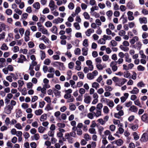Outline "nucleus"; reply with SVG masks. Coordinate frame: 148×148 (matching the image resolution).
I'll return each mask as SVG.
<instances>
[{"mask_svg": "<svg viewBox=\"0 0 148 148\" xmlns=\"http://www.w3.org/2000/svg\"><path fill=\"white\" fill-rule=\"evenodd\" d=\"M88 40L87 39H85L84 40L83 43V45L84 46L87 47L88 46Z\"/></svg>", "mask_w": 148, "mask_h": 148, "instance_id": "nucleus-58", "label": "nucleus"}, {"mask_svg": "<svg viewBox=\"0 0 148 148\" xmlns=\"http://www.w3.org/2000/svg\"><path fill=\"white\" fill-rule=\"evenodd\" d=\"M99 84L96 82H94L92 84V87L95 88L96 89H97L99 87Z\"/></svg>", "mask_w": 148, "mask_h": 148, "instance_id": "nucleus-26", "label": "nucleus"}, {"mask_svg": "<svg viewBox=\"0 0 148 148\" xmlns=\"http://www.w3.org/2000/svg\"><path fill=\"white\" fill-rule=\"evenodd\" d=\"M138 110V108L135 106L132 105L131 106L129 109V110L134 113L136 112Z\"/></svg>", "mask_w": 148, "mask_h": 148, "instance_id": "nucleus-9", "label": "nucleus"}, {"mask_svg": "<svg viewBox=\"0 0 148 148\" xmlns=\"http://www.w3.org/2000/svg\"><path fill=\"white\" fill-rule=\"evenodd\" d=\"M86 64L88 66L90 70L92 71L93 69V66L92 64V62L90 60H88L86 61Z\"/></svg>", "mask_w": 148, "mask_h": 148, "instance_id": "nucleus-7", "label": "nucleus"}, {"mask_svg": "<svg viewBox=\"0 0 148 148\" xmlns=\"http://www.w3.org/2000/svg\"><path fill=\"white\" fill-rule=\"evenodd\" d=\"M106 100V103H107V104L110 107H112L114 106V103L113 101H109V100L106 99H105L104 100V101Z\"/></svg>", "mask_w": 148, "mask_h": 148, "instance_id": "nucleus-14", "label": "nucleus"}, {"mask_svg": "<svg viewBox=\"0 0 148 148\" xmlns=\"http://www.w3.org/2000/svg\"><path fill=\"white\" fill-rule=\"evenodd\" d=\"M125 58L126 62L128 63H130L131 62V58L130 57V56L129 55H127V56H125Z\"/></svg>", "mask_w": 148, "mask_h": 148, "instance_id": "nucleus-31", "label": "nucleus"}, {"mask_svg": "<svg viewBox=\"0 0 148 148\" xmlns=\"http://www.w3.org/2000/svg\"><path fill=\"white\" fill-rule=\"evenodd\" d=\"M17 61L18 63H23L24 61H26L27 59L25 56L22 54L20 55V58H18Z\"/></svg>", "mask_w": 148, "mask_h": 148, "instance_id": "nucleus-6", "label": "nucleus"}, {"mask_svg": "<svg viewBox=\"0 0 148 148\" xmlns=\"http://www.w3.org/2000/svg\"><path fill=\"white\" fill-rule=\"evenodd\" d=\"M103 105L101 103H99L97 106L96 110H101V109L103 107Z\"/></svg>", "mask_w": 148, "mask_h": 148, "instance_id": "nucleus-34", "label": "nucleus"}, {"mask_svg": "<svg viewBox=\"0 0 148 148\" xmlns=\"http://www.w3.org/2000/svg\"><path fill=\"white\" fill-rule=\"evenodd\" d=\"M139 91V90L138 88L135 87L134 88L133 90L130 91V93L132 94H137L138 93Z\"/></svg>", "mask_w": 148, "mask_h": 148, "instance_id": "nucleus-19", "label": "nucleus"}, {"mask_svg": "<svg viewBox=\"0 0 148 148\" xmlns=\"http://www.w3.org/2000/svg\"><path fill=\"white\" fill-rule=\"evenodd\" d=\"M40 39L44 41V42L46 44L49 43V39L44 35H42V37L40 38Z\"/></svg>", "mask_w": 148, "mask_h": 148, "instance_id": "nucleus-16", "label": "nucleus"}, {"mask_svg": "<svg viewBox=\"0 0 148 148\" xmlns=\"http://www.w3.org/2000/svg\"><path fill=\"white\" fill-rule=\"evenodd\" d=\"M78 75L80 79H83L84 77V75L82 72H78Z\"/></svg>", "mask_w": 148, "mask_h": 148, "instance_id": "nucleus-49", "label": "nucleus"}, {"mask_svg": "<svg viewBox=\"0 0 148 148\" xmlns=\"http://www.w3.org/2000/svg\"><path fill=\"white\" fill-rule=\"evenodd\" d=\"M20 34L21 36H23L25 32V29L23 28H20L19 29Z\"/></svg>", "mask_w": 148, "mask_h": 148, "instance_id": "nucleus-60", "label": "nucleus"}, {"mask_svg": "<svg viewBox=\"0 0 148 148\" xmlns=\"http://www.w3.org/2000/svg\"><path fill=\"white\" fill-rule=\"evenodd\" d=\"M40 52H41V59L43 60L45 58V54L44 51H40Z\"/></svg>", "mask_w": 148, "mask_h": 148, "instance_id": "nucleus-38", "label": "nucleus"}, {"mask_svg": "<svg viewBox=\"0 0 148 148\" xmlns=\"http://www.w3.org/2000/svg\"><path fill=\"white\" fill-rule=\"evenodd\" d=\"M64 21V19L62 18L58 17L57 18L54 19L53 21V23H55L56 24H58L59 23L62 22Z\"/></svg>", "mask_w": 148, "mask_h": 148, "instance_id": "nucleus-10", "label": "nucleus"}, {"mask_svg": "<svg viewBox=\"0 0 148 148\" xmlns=\"http://www.w3.org/2000/svg\"><path fill=\"white\" fill-rule=\"evenodd\" d=\"M112 79L114 82L116 83V85L118 86V84L121 82V78H119L118 77H113Z\"/></svg>", "mask_w": 148, "mask_h": 148, "instance_id": "nucleus-11", "label": "nucleus"}, {"mask_svg": "<svg viewBox=\"0 0 148 148\" xmlns=\"http://www.w3.org/2000/svg\"><path fill=\"white\" fill-rule=\"evenodd\" d=\"M49 6L51 9V11H53L54 10L57 8V6L55 4V2L54 1L52 0L50 1Z\"/></svg>", "mask_w": 148, "mask_h": 148, "instance_id": "nucleus-2", "label": "nucleus"}, {"mask_svg": "<svg viewBox=\"0 0 148 148\" xmlns=\"http://www.w3.org/2000/svg\"><path fill=\"white\" fill-rule=\"evenodd\" d=\"M139 20L141 24H146L147 23V19L146 17L140 18Z\"/></svg>", "mask_w": 148, "mask_h": 148, "instance_id": "nucleus-15", "label": "nucleus"}, {"mask_svg": "<svg viewBox=\"0 0 148 148\" xmlns=\"http://www.w3.org/2000/svg\"><path fill=\"white\" fill-rule=\"evenodd\" d=\"M84 102L87 103H90L91 98L90 96H84Z\"/></svg>", "mask_w": 148, "mask_h": 148, "instance_id": "nucleus-13", "label": "nucleus"}, {"mask_svg": "<svg viewBox=\"0 0 148 148\" xmlns=\"http://www.w3.org/2000/svg\"><path fill=\"white\" fill-rule=\"evenodd\" d=\"M43 112L42 110L40 109L38 110H36L35 112V113L37 115H40Z\"/></svg>", "mask_w": 148, "mask_h": 148, "instance_id": "nucleus-33", "label": "nucleus"}, {"mask_svg": "<svg viewBox=\"0 0 148 148\" xmlns=\"http://www.w3.org/2000/svg\"><path fill=\"white\" fill-rule=\"evenodd\" d=\"M134 103L135 105L139 106L140 108H141L142 107V106L139 100L138 99L134 101Z\"/></svg>", "mask_w": 148, "mask_h": 148, "instance_id": "nucleus-40", "label": "nucleus"}, {"mask_svg": "<svg viewBox=\"0 0 148 148\" xmlns=\"http://www.w3.org/2000/svg\"><path fill=\"white\" fill-rule=\"evenodd\" d=\"M142 44L140 42H136V44L134 45V47L135 48H137V49H140L141 48L142 46Z\"/></svg>", "mask_w": 148, "mask_h": 148, "instance_id": "nucleus-22", "label": "nucleus"}, {"mask_svg": "<svg viewBox=\"0 0 148 148\" xmlns=\"http://www.w3.org/2000/svg\"><path fill=\"white\" fill-rule=\"evenodd\" d=\"M51 30L53 33L56 34H57L58 28L56 26H53Z\"/></svg>", "mask_w": 148, "mask_h": 148, "instance_id": "nucleus-20", "label": "nucleus"}, {"mask_svg": "<svg viewBox=\"0 0 148 148\" xmlns=\"http://www.w3.org/2000/svg\"><path fill=\"white\" fill-rule=\"evenodd\" d=\"M8 71H12L14 70V67L12 65H9L7 67Z\"/></svg>", "mask_w": 148, "mask_h": 148, "instance_id": "nucleus-61", "label": "nucleus"}, {"mask_svg": "<svg viewBox=\"0 0 148 148\" xmlns=\"http://www.w3.org/2000/svg\"><path fill=\"white\" fill-rule=\"evenodd\" d=\"M87 77L89 79H92L94 78L91 73H88L87 74Z\"/></svg>", "mask_w": 148, "mask_h": 148, "instance_id": "nucleus-57", "label": "nucleus"}, {"mask_svg": "<svg viewBox=\"0 0 148 148\" xmlns=\"http://www.w3.org/2000/svg\"><path fill=\"white\" fill-rule=\"evenodd\" d=\"M82 55L84 56H86L87 55L88 48H83L82 49Z\"/></svg>", "mask_w": 148, "mask_h": 148, "instance_id": "nucleus-35", "label": "nucleus"}, {"mask_svg": "<svg viewBox=\"0 0 148 148\" xmlns=\"http://www.w3.org/2000/svg\"><path fill=\"white\" fill-rule=\"evenodd\" d=\"M137 69L139 71H143L145 70V68L142 66L140 65L138 66Z\"/></svg>", "mask_w": 148, "mask_h": 148, "instance_id": "nucleus-54", "label": "nucleus"}, {"mask_svg": "<svg viewBox=\"0 0 148 148\" xmlns=\"http://www.w3.org/2000/svg\"><path fill=\"white\" fill-rule=\"evenodd\" d=\"M1 49L2 50H6L8 49V47L5 43H3L1 46Z\"/></svg>", "mask_w": 148, "mask_h": 148, "instance_id": "nucleus-30", "label": "nucleus"}, {"mask_svg": "<svg viewBox=\"0 0 148 148\" xmlns=\"http://www.w3.org/2000/svg\"><path fill=\"white\" fill-rule=\"evenodd\" d=\"M74 4L72 2L70 3L68 5V7L70 10H73L74 8Z\"/></svg>", "mask_w": 148, "mask_h": 148, "instance_id": "nucleus-45", "label": "nucleus"}, {"mask_svg": "<svg viewBox=\"0 0 148 148\" xmlns=\"http://www.w3.org/2000/svg\"><path fill=\"white\" fill-rule=\"evenodd\" d=\"M124 47L122 45H121L120 46V48L122 50L125 51H128L129 49L128 47Z\"/></svg>", "mask_w": 148, "mask_h": 148, "instance_id": "nucleus-44", "label": "nucleus"}, {"mask_svg": "<svg viewBox=\"0 0 148 148\" xmlns=\"http://www.w3.org/2000/svg\"><path fill=\"white\" fill-rule=\"evenodd\" d=\"M141 120L145 123H148V114L147 113L144 114L141 116Z\"/></svg>", "mask_w": 148, "mask_h": 148, "instance_id": "nucleus-4", "label": "nucleus"}, {"mask_svg": "<svg viewBox=\"0 0 148 148\" xmlns=\"http://www.w3.org/2000/svg\"><path fill=\"white\" fill-rule=\"evenodd\" d=\"M133 135L134 137V139L135 140H137L139 138V137L138 134L135 132H133Z\"/></svg>", "mask_w": 148, "mask_h": 148, "instance_id": "nucleus-43", "label": "nucleus"}, {"mask_svg": "<svg viewBox=\"0 0 148 148\" xmlns=\"http://www.w3.org/2000/svg\"><path fill=\"white\" fill-rule=\"evenodd\" d=\"M47 114H43L40 117V121H43L47 119Z\"/></svg>", "mask_w": 148, "mask_h": 148, "instance_id": "nucleus-21", "label": "nucleus"}, {"mask_svg": "<svg viewBox=\"0 0 148 148\" xmlns=\"http://www.w3.org/2000/svg\"><path fill=\"white\" fill-rule=\"evenodd\" d=\"M127 6L128 8L130 9H132L134 8L132 2H130L127 3Z\"/></svg>", "mask_w": 148, "mask_h": 148, "instance_id": "nucleus-37", "label": "nucleus"}, {"mask_svg": "<svg viewBox=\"0 0 148 148\" xmlns=\"http://www.w3.org/2000/svg\"><path fill=\"white\" fill-rule=\"evenodd\" d=\"M96 113L93 112V113L94 114L95 116L98 117L101 115V110H96Z\"/></svg>", "mask_w": 148, "mask_h": 148, "instance_id": "nucleus-29", "label": "nucleus"}, {"mask_svg": "<svg viewBox=\"0 0 148 148\" xmlns=\"http://www.w3.org/2000/svg\"><path fill=\"white\" fill-rule=\"evenodd\" d=\"M123 143V141L121 139L117 140L116 141V143L118 146H121Z\"/></svg>", "mask_w": 148, "mask_h": 148, "instance_id": "nucleus-27", "label": "nucleus"}, {"mask_svg": "<svg viewBox=\"0 0 148 148\" xmlns=\"http://www.w3.org/2000/svg\"><path fill=\"white\" fill-rule=\"evenodd\" d=\"M121 79V82H120V84L119 83L118 84V86H121L124 84L127 81V79L125 78H122Z\"/></svg>", "mask_w": 148, "mask_h": 148, "instance_id": "nucleus-36", "label": "nucleus"}, {"mask_svg": "<svg viewBox=\"0 0 148 148\" xmlns=\"http://www.w3.org/2000/svg\"><path fill=\"white\" fill-rule=\"evenodd\" d=\"M84 138L87 141H88L91 139V138L90 136L88 134H85Z\"/></svg>", "mask_w": 148, "mask_h": 148, "instance_id": "nucleus-62", "label": "nucleus"}, {"mask_svg": "<svg viewBox=\"0 0 148 148\" xmlns=\"http://www.w3.org/2000/svg\"><path fill=\"white\" fill-rule=\"evenodd\" d=\"M130 127L133 130H136L138 128V125H131Z\"/></svg>", "mask_w": 148, "mask_h": 148, "instance_id": "nucleus-64", "label": "nucleus"}, {"mask_svg": "<svg viewBox=\"0 0 148 148\" xmlns=\"http://www.w3.org/2000/svg\"><path fill=\"white\" fill-rule=\"evenodd\" d=\"M81 50L79 48H77L75 51V53L76 55H79L80 53Z\"/></svg>", "mask_w": 148, "mask_h": 148, "instance_id": "nucleus-51", "label": "nucleus"}, {"mask_svg": "<svg viewBox=\"0 0 148 148\" xmlns=\"http://www.w3.org/2000/svg\"><path fill=\"white\" fill-rule=\"evenodd\" d=\"M89 132L91 134H96V132L95 129L94 128H91L89 129Z\"/></svg>", "mask_w": 148, "mask_h": 148, "instance_id": "nucleus-39", "label": "nucleus"}, {"mask_svg": "<svg viewBox=\"0 0 148 148\" xmlns=\"http://www.w3.org/2000/svg\"><path fill=\"white\" fill-rule=\"evenodd\" d=\"M57 125L59 128H64L65 127V124L64 123H58Z\"/></svg>", "mask_w": 148, "mask_h": 148, "instance_id": "nucleus-42", "label": "nucleus"}, {"mask_svg": "<svg viewBox=\"0 0 148 148\" xmlns=\"http://www.w3.org/2000/svg\"><path fill=\"white\" fill-rule=\"evenodd\" d=\"M13 106L9 105L6 106L4 108V112L7 114H10L12 110L13 109Z\"/></svg>", "mask_w": 148, "mask_h": 148, "instance_id": "nucleus-1", "label": "nucleus"}, {"mask_svg": "<svg viewBox=\"0 0 148 148\" xmlns=\"http://www.w3.org/2000/svg\"><path fill=\"white\" fill-rule=\"evenodd\" d=\"M97 42L98 43L100 44H105L106 42L104 41L103 38H101Z\"/></svg>", "mask_w": 148, "mask_h": 148, "instance_id": "nucleus-48", "label": "nucleus"}, {"mask_svg": "<svg viewBox=\"0 0 148 148\" xmlns=\"http://www.w3.org/2000/svg\"><path fill=\"white\" fill-rule=\"evenodd\" d=\"M116 65V63L115 61H112L110 63V66L114 72L116 71L118 69V67Z\"/></svg>", "mask_w": 148, "mask_h": 148, "instance_id": "nucleus-3", "label": "nucleus"}, {"mask_svg": "<svg viewBox=\"0 0 148 148\" xmlns=\"http://www.w3.org/2000/svg\"><path fill=\"white\" fill-rule=\"evenodd\" d=\"M109 58V56L107 55H104L102 57L103 60L104 61H107Z\"/></svg>", "mask_w": 148, "mask_h": 148, "instance_id": "nucleus-53", "label": "nucleus"}, {"mask_svg": "<svg viewBox=\"0 0 148 148\" xmlns=\"http://www.w3.org/2000/svg\"><path fill=\"white\" fill-rule=\"evenodd\" d=\"M33 7L37 10L39 9L40 8V4L38 2H36L33 4Z\"/></svg>", "mask_w": 148, "mask_h": 148, "instance_id": "nucleus-24", "label": "nucleus"}, {"mask_svg": "<svg viewBox=\"0 0 148 148\" xmlns=\"http://www.w3.org/2000/svg\"><path fill=\"white\" fill-rule=\"evenodd\" d=\"M5 13L8 15H11L12 13V11L10 9H7L5 11Z\"/></svg>", "mask_w": 148, "mask_h": 148, "instance_id": "nucleus-46", "label": "nucleus"}, {"mask_svg": "<svg viewBox=\"0 0 148 148\" xmlns=\"http://www.w3.org/2000/svg\"><path fill=\"white\" fill-rule=\"evenodd\" d=\"M22 112L21 110H19L16 113V116L19 118L21 116Z\"/></svg>", "mask_w": 148, "mask_h": 148, "instance_id": "nucleus-50", "label": "nucleus"}, {"mask_svg": "<svg viewBox=\"0 0 148 148\" xmlns=\"http://www.w3.org/2000/svg\"><path fill=\"white\" fill-rule=\"evenodd\" d=\"M104 130V128L100 126L98 128V131L99 132V134L101 135L102 134V132Z\"/></svg>", "mask_w": 148, "mask_h": 148, "instance_id": "nucleus-55", "label": "nucleus"}, {"mask_svg": "<svg viewBox=\"0 0 148 148\" xmlns=\"http://www.w3.org/2000/svg\"><path fill=\"white\" fill-rule=\"evenodd\" d=\"M74 26L76 29L79 30L80 29V25L78 23L76 22L74 23Z\"/></svg>", "mask_w": 148, "mask_h": 148, "instance_id": "nucleus-47", "label": "nucleus"}, {"mask_svg": "<svg viewBox=\"0 0 148 148\" xmlns=\"http://www.w3.org/2000/svg\"><path fill=\"white\" fill-rule=\"evenodd\" d=\"M45 25L47 27H50L52 25V23L49 21H48L46 22Z\"/></svg>", "mask_w": 148, "mask_h": 148, "instance_id": "nucleus-52", "label": "nucleus"}, {"mask_svg": "<svg viewBox=\"0 0 148 148\" xmlns=\"http://www.w3.org/2000/svg\"><path fill=\"white\" fill-rule=\"evenodd\" d=\"M138 37L135 36L130 41V42L131 44H134L138 40Z\"/></svg>", "mask_w": 148, "mask_h": 148, "instance_id": "nucleus-17", "label": "nucleus"}, {"mask_svg": "<svg viewBox=\"0 0 148 148\" xmlns=\"http://www.w3.org/2000/svg\"><path fill=\"white\" fill-rule=\"evenodd\" d=\"M6 62V60L3 58H0V67L4 66V63Z\"/></svg>", "mask_w": 148, "mask_h": 148, "instance_id": "nucleus-18", "label": "nucleus"}, {"mask_svg": "<svg viewBox=\"0 0 148 148\" xmlns=\"http://www.w3.org/2000/svg\"><path fill=\"white\" fill-rule=\"evenodd\" d=\"M75 106L73 103H70L69 104V109L72 110L73 111L75 110L76 109Z\"/></svg>", "mask_w": 148, "mask_h": 148, "instance_id": "nucleus-28", "label": "nucleus"}, {"mask_svg": "<svg viewBox=\"0 0 148 148\" xmlns=\"http://www.w3.org/2000/svg\"><path fill=\"white\" fill-rule=\"evenodd\" d=\"M112 38L111 36H108V35H104L103 36V39H104V41H106L107 40H111Z\"/></svg>", "mask_w": 148, "mask_h": 148, "instance_id": "nucleus-32", "label": "nucleus"}, {"mask_svg": "<svg viewBox=\"0 0 148 148\" xmlns=\"http://www.w3.org/2000/svg\"><path fill=\"white\" fill-rule=\"evenodd\" d=\"M67 77H66V79L69 80L71 78V77L72 75V71L71 70H69L67 72Z\"/></svg>", "mask_w": 148, "mask_h": 148, "instance_id": "nucleus-23", "label": "nucleus"}, {"mask_svg": "<svg viewBox=\"0 0 148 148\" xmlns=\"http://www.w3.org/2000/svg\"><path fill=\"white\" fill-rule=\"evenodd\" d=\"M148 139V136L147 133H144L140 139L141 141L143 142H146Z\"/></svg>", "mask_w": 148, "mask_h": 148, "instance_id": "nucleus-8", "label": "nucleus"}, {"mask_svg": "<svg viewBox=\"0 0 148 148\" xmlns=\"http://www.w3.org/2000/svg\"><path fill=\"white\" fill-rule=\"evenodd\" d=\"M51 62V60H49V58H47L44 61V63L45 64L49 65V64Z\"/></svg>", "mask_w": 148, "mask_h": 148, "instance_id": "nucleus-59", "label": "nucleus"}, {"mask_svg": "<svg viewBox=\"0 0 148 148\" xmlns=\"http://www.w3.org/2000/svg\"><path fill=\"white\" fill-rule=\"evenodd\" d=\"M69 134V135L71 137H75L76 136V134L75 132L73 131L69 133H67Z\"/></svg>", "mask_w": 148, "mask_h": 148, "instance_id": "nucleus-56", "label": "nucleus"}, {"mask_svg": "<svg viewBox=\"0 0 148 148\" xmlns=\"http://www.w3.org/2000/svg\"><path fill=\"white\" fill-rule=\"evenodd\" d=\"M46 130V129L44 127L40 126L38 128V131L40 133H43Z\"/></svg>", "mask_w": 148, "mask_h": 148, "instance_id": "nucleus-25", "label": "nucleus"}, {"mask_svg": "<svg viewBox=\"0 0 148 148\" xmlns=\"http://www.w3.org/2000/svg\"><path fill=\"white\" fill-rule=\"evenodd\" d=\"M112 12L111 10H109L106 12V14L108 17H111L112 15Z\"/></svg>", "mask_w": 148, "mask_h": 148, "instance_id": "nucleus-63", "label": "nucleus"}, {"mask_svg": "<svg viewBox=\"0 0 148 148\" xmlns=\"http://www.w3.org/2000/svg\"><path fill=\"white\" fill-rule=\"evenodd\" d=\"M83 15L85 18L86 19H89L90 18V15L87 12H84L83 13Z\"/></svg>", "mask_w": 148, "mask_h": 148, "instance_id": "nucleus-41", "label": "nucleus"}, {"mask_svg": "<svg viewBox=\"0 0 148 148\" xmlns=\"http://www.w3.org/2000/svg\"><path fill=\"white\" fill-rule=\"evenodd\" d=\"M64 137L65 138L68 140L69 143H73V138L69 135V134L66 133Z\"/></svg>", "mask_w": 148, "mask_h": 148, "instance_id": "nucleus-5", "label": "nucleus"}, {"mask_svg": "<svg viewBox=\"0 0 148 148\" xmlns=\"http://www.w3.org/2000/svg\"><path fill=\"white\" fill-rule=\"evenodd\" d=\"M94 30L93 29H89L87 30L85 32V34L88 36H90L91 34L92 33H94Z\"/></svg>", "mask_w": 148, "mask_h": 148, "instance_id": "nucleus-12", "label": "nucleus"}]
</instances>
